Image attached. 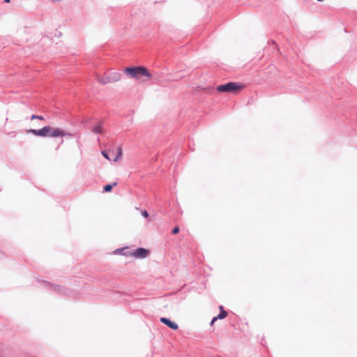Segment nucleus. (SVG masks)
I'll use <instances>...</instances> for the list:
<instances>
[{"label":"nucleus","mask_w":357,"mask_h":357,"mask_svg":"<svg viewBox=\"0 0 357 357\" xmlns=\"http://www.w3.org/2000/svg\"><path fill=\"white\" fill-rule=\"evenodd\" d=\"M115 255H121L126 257H131V250L128 247L116 249L114 252Z\"/></svg>","instance_id":"8"},{"label":"nucleus","mask_w":357,"mask_h":357,"mask_svg":"<svg viewBox=\"0 0 357 357\" xmlns=\"http://www.w3.org/2000/svg\"><path fill=\"white\" fill-rule=\"evenodd\" d=\"M3 2H5V3H10V0H3Z\"/></svg>","instance_id":"19"},{"label":"nucleus","mask_w":357,"mask_h":357,"mask_svg":"<svg viewBox=\"0 0 357 357\" xmlns=\"http://www.w3.org/2000/svg\"><path fill=\"white\" fill-rule=\"evenodd\" d=\"M131 257H134L136 259H144L149 255V250L142 247L131 250Z\"/></svg>","instance_id":"6"},{"label":"nucleus","mask_w":357,"mask_h":357,"mask_svg":"<svg viewBox=\"0 0 357 357\" xmlns=\"http://www.w3.org/2000/svg\"><path fill=\"white\" fill-rule=\"evenodd\" d=\"M26 132L31 133L36 136H40L43 137H62L65 136H73V135L70 132H68L61 128H53L50 126H44L40 129H28L26 130Z\"/></svg>","instance_id":"1"},{"label":"nucleus","mask_w":357,"mask_h":357,"mask_svg":"<svg viewBox=\"0 0 357 357\" xmlns=\"http://www.w3.org/2000/svg\"><path fill=\"white\" fill-rule=\"evenodd\" d=\"M121 75L116 71L110 70L107 72L103 76L98 77V82L102 84L113 83L121 79Z\"/></svg>","instance_id":"3"},{"label":"nucleus","mask_w":357,"mask_h":357,"mask_svg":"<svg viewBox=\"0 0 357 357\" xmlns=\"http://www.w3.org/2000/svg\"><path fill=\"white\" fill-rule=\"evenodd\" d=\"M141 215L145 218H147L149 216V214L146 210H142L141 211Z\"/></svg>","instance_id":"14"},{"label":"nucleus","mask_w":357,"mask_h":357,"mask_svg":"<svg viewBox=\"0 0 357 357\" xmlns=\"http://www.w3.org/2000/svg\"><path fill=\"white\" fill-rule=\"evenodd\" d=\"M102 155L107 160H110L109 157V153L107 151H102Z\"/></svg>","instance_id":"16"},{"label":"nucleus","mask_w":357,"mask_h":357,"mask_svg":"<svg viewBox=\"0 0 357 357\" xmlns=\"http://www.w3.org/2000/svg\"><path fill=\"white\" fill-rule=\"evenodd\" d=\"M244 88V84L235 82H229L224 84L217 86V91L219 92H235Z\"/></svg>","instance_id":"4"},{"label":"nucleus","mask_w":357,"mask_h":357,"mask_svg":"<svg viewBox=\"0 0 357 357\" xmlns=\"http://www.w3.org/2000/svg\"><path fill=\"white\" fill-rule=\"evenodd\" d=\"M34 119H39V120H43L44 121L45 120V118L44 116H41V115H37V114H32L31 116V120H34Z\"/></svg>","instance_id":"13"},{"label":"nucleus","mask_w":357,"mask_h":357,"mask_svg":"<svg viewBox=\"0 0 357 357\" xmlns=\"http://www.w3.org/2000/svg\"><path fill=\"white\" fill-rule=\"evenodd\" d=\"M227 314H228V313L226 310H221L216 317H214L212 319L210 324L212 326L215 323V321H216L218 319H225L227 316Z\"/></svg>","instance_id":"9"},{"label":"nucleus","mask_w":357,"mask_h":357,"mask_svg":"<svg viewBox=\"0 0 357 357\" xmlns=\"http://www.w3.org/2000/svg\"><path fill=\"white\" fill-rule=\"evenodd\" d=\"M117 185V182H114L112 183H109L105 185L103 187V192H109L112 191V188Z\"/></svg>","instance_id":"11"},{"label":"nucleus","mask_w":357,"mask_h":357,"mask_svg":"<svg viewBox=\"0 0 357 357\" xmlns=\"http://www.w3.org/2000/svg\"><path fill=\"white\" fill-rule=\"evenodd\" d=\"M134 114V111H132L128 115L127 117H129L130 118V121L132 122V116Z\"/></svg>","instance_id":"17"},{"label":"nucleus","mask_w":357,"mask_h":357,"mask_svg":"<svg viewBox=\"0 0 357 357\" xmlns=\"http://www.w3.org/2000/svg\"><path fill=\"white\" fill-rule=\"evenodd\" d=\"M124 73L132 78H138L141 76L146 77L148 78L151 77V75L149 70L142 66L126 68L124 70Z\"/></svg>","instance_id":"2"},{"label":"nucleus","mask_w":357,"mask_h":357,"mask_svg":"<svg viewBox=\"0 0 357 357\" xmlns=\"http://www.w3.org/2000/svg\"><path fill=\"white\" fill-rule=\"evenodd\" d=\"M179 231H180L179 227L176 226L174 228H173L172 233L173 234H177L179 232Z\"/></svg>","instance_id":"15"},{"label":"nucleus","mask_w":357,"mask_h":357,"mask_svg":"<svg viewBox=\"0 0 357 357\" xmlns=\"http://www.w3.org/2000/svg\"><path fill=\"white\" fill-rule=\"evenodd\" d=\"M160 321L162 324L166 325L169 328H171L174 331H176L178 328V324L176 323H175L174 321H172V320H170L169 318L161 317L160 319Z\"/></svg>","instance_id":"7"},{"label":"nucleus","mask_w":357,"mask_h":357,"mask_svg":"<svg viewBox=\"0 0 357 357\" xmlns=\"http://www.w3.org/2000/svg\"><path fill=\"white\" fill-rule=\"evenodd\" d=\"M102 126L103 122L99 121L95 126L92 128L91 131L96 135H99L102 132Z\"/></svg>","instance_id":"10"},{"label":"nucleus","mask_w":357,"mask_h":357,"mask_svg":"<svg viewBox=\"0 0 357 357\" xmlns=\"http://www.w3.org/2000/svg\"><path fill=\"white\" fill-rule=\"evenodd\" d=\"M122 155V149L120 146L117 148V153L114 159V161H117Z\"/></svg>","instance_id":"12"},{"label":"nucleus","mask_w":357,"mask_h":357,"mask_svg":"<svg viewBox=\"0 0 357 357\" xmlns=\"http://www.w3.org/2000/svg\"><path fill=\"white\" fill-rule=\"evenodd\" d=\"M318 1H322L323 0H317Z\"/></svg>","instance_id":"20"},{"label":"nucleus","mask_w":357,"mask_h":357,"mask_svg":"<svg viewBox=\"0 0 357 357\" xmlns=\"http://www.w3.org/2000/svg\"><path fill=\"white\" fill-rule=\"evenodd\" d=\"M43 282L48 289L59 294H67V289L64 287L59 284H52L46 281H44Z\"/></svg>","instance_id":"5"},{"label":"nucleus","mask_w":357,"mask_h":357,"mask_svg":"<svg viewBox=\"0 0 357 357\" xmlns=\"http://www.w3.org/2000/svg\"><path fill=\"white\" fill-rule=\"evenodd\" d=\"M219 308H220V312L221 310H225V309H224V307H223V306H222V305H220V306L219 307Z\"/></svg>","instance_id":"18"}]
</instances>
